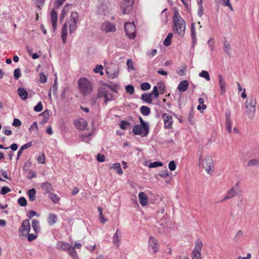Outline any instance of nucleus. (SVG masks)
<instances>
[{
  "instance_id": "25",
  "label": "nucleus",
  "mask_w": 259,
  "mask_h": 259,
  "mask_svg": "<svg viewBox=\"0 0 259 259\" xmlns=\"http://www.w3.org/2000/svg\"><path fill=\"white\" fill-rule=\"evenodd\" d=\"M17 91L21 99L24 100L27 98L28 92L25 89L23 88H19L18 89Z\"/></svg>"
},
{
  "instance_id": "26",
  "label": "nucleus",
  "mask_w": 259,
  "mask_h": 259,
  "mask_svg": "<svg viewBox=\"0 0 259 259\" xmlns=\"http://www.w3.org/2000/svg\"><path fill=\"white\" fill-rule=\"evenodd\" d=\"M40 116H43V119L40 122V124L43 125L46 123L49 118V111L48 110H45L43 112L40 114Z\"/></svg>"
},
{
  "instance_id": "45",
  "label": "nucleus",
  "mask_w": 259,
  "mask_h": 259,
  "mask_svg": "<svg viewBox=\"0 0 259 259\" xmlns=\"http://www.w3.org/2000/svg\"><path fill=\"white\" fill-rule=\"evenodd\" d=\"M103 67L101 65H98L96 66V67L94 69V71L95 73H100L101 75L103 74Z\"/></svg>"
},
{
  "instance_id": "12",
  "label": "nucleus",
  "mask_w": 259,
  "mask_h": 259,
  "mask_svg": "<svg viewBox=\"0 0 259 259\" xmlns=\"http://www.w3.org/2000/svg\"><path fill=\"white\" fill-rule=\"evenodd\" d=\"M164 122V126L165 128L170 129L172 127L173 123L172 117L169 114L163 113L161 117Z\"/></svg>"
},
{
  "instance_id": "35",
  "label": "nucleus",
  "mask_w": 259,
  "mask_h": 259,
  "mask_svg": "<svg viewBox=\"0 0 259 259\" xmlns=\"http://www.w3.org/2000/svg\"><path fill=\"white\" fill-rule=\"evenodd\" d=\"M78 21V14L76 12H72L70 18V22H74L77 23Z\"/></svg>"
},
{
  "instance_id": "19",
  "label": "nucleus",
  "mask_w": 259,
  "mask_h": 259,
  "mask_svg": "<svg viewBox=\"0 0 259 259\" xmlns=\"http://www.w3.org/2000/svg\"><path fill=\"white\" fill-rule=\"evenodd\" d=\"M121 237V232L117 230L113 237V243L117 247L119 246Z\"/></svg>"
},
{
  "instance_id": "34",
  "label": "nucleus",
  "mask_w": 259,
  "mask_h": 259,
  "mask_svg": "<svg viewBox=\"0 0 259 259\" xmlns=\"http://www.w3.org/2000/svg\"><path fill=\"white\" fill-rule=\"evenodd\" d=\"M173 34L172 33H169L167 35L166 37L163 41V44L165 46L168 47L171 44V40Z\"/></svg>"
},
{
  "instance_id": "27",
  "label": "nucleus",
  "mask_w": 259,
  "mask_h": 259,
  "mask_svg": "<svg viewBox=\"0 0 259 259\" xmlns=\"http://www.w3.org/2000/svg\"><path fill=\"white\" fill-rule=\"evenodd\" d=\"M32 146L31 142H28L21 147L17 153V159H19L23 151L30 147Z\"/></svg>"
},
{
  "instance_id": "56",
  "label": "nucleus",
  "mask_w": 259,
  "mask_h": 259,
  "mask_svg": "<svg viewBox=\"0 0 259 259\" xmlns=\"http://www.w3.org/2000/svg\"><path fill=\"white\" fill-rule=\"evenodd\" d=\"M168 168L171 171H173L176 169V164L174 161L172 160L169 162L168 164Z\"/></svg>"
},
{
  "instance_id": "4",
  "label": "nucleus",
  "mask_w": 259,
  "mask_h": 259,
  "mask_svg": "<svg viewBox=\"0 0 259 259\" xmlns=\"http://www.w3.org/2000/svg\"><path fill=\"white\" fill-rule=\"evenodd\" d=\"M78 87L79 91L83 96L90 95L93 90V84L84 77L78 79Z\"/></svg>"
},
{
  "instance_id": "49",
  "label": "nucleus",
  "mask_w": 259,
  "mask_h": 259,
  "mask_svg": "<svg viewBox=\"0 0 259 259\" xmlns=\"http://www.w3.org/2000/svg\"><path fill=\"white\" fill-rule=\"evenodd\" d=\"M14 76L16 80H17L21 76V70L19 68L14 70Z\"/></svg>"
},
{
  "instance_id": "40",
  "label": "nucleus",
  "mask_w": 259,
  "mask_h": 259,
  "mask_svg": "<svg viewBox=\"0 0 259 259\" xmlns=\"http://www.w3.org/2000/svg\"><path fill=\"white\" fill-rule=\"evenodd\" d=\"M77 24L76 23L69 21V33L70 34L73 33L77 27Z\"/></svg>"
},
{
  "instance_id": "57",
  "label": "nucleus",
  "mask_w": 259,
  "mask_h": 259,
  "mask_svg": "<svg viewBox=\"0 0 259 259\" xmlns=\"http://www.w3.org/2000/svg\"><path fill=\"white\" fill-rule=\"evenodd\" d=\"M243 232L241 230H239L235 236L234 239L236 241H238L243 236Z\"/></svg>"
},
{
  "instance_id": "37",
  "label": "nucleus",
  "mask_w": 259,
  "mask_h": 259,
  "mask_svg": "<svg viewBox=\"0 0 259 259\" xmlns=\"http://www.w3.org/2000/svg\"><path fill=\"white\" fill-rule=\"evenodd\" d=\"M247 166H259V160L257 159H252L250 160L248 162Z\"/></svg>"
},
{
  "instance_id": "43",
  "label": "nucleus",
  "mask_w": 259,
  "mask_h": 259,
  "mask_svg": "<svg viewBox=\"0 0 259 259\" xmlns=\"http://www.w3.org/2000/svg\"><path fill=\"white\" fill-rule=\"evenodd\" d=\"M68 11V6L66 5L64 7L62 12L60 15V21H62L64 18L65 15Z\"/></svg>"
},
{
  "instance_id": "47",
  "label": "nucleus",
  "mask_w": 259,
  "mask_h": 259,
  "mask_svg": "<svg viewBox=\"0 0 259 259\" xmlns=\"http://www.w3.org/2000/svg\"><path fill=\"white\" fill-rule=\"evenodd\" d=\"M151 85L148 82H144L141 84V89L143 91H147L150 89Z\"/></svg>"
},
{
  "instance_id": "50",
  "label": "nucleus",
  "mask_w": 259,
  "mask_h": 259,
  "mask_svg": "<svg viewBox=\"0 0 259 259\" xmlns=\"http://www.w3.org/2000/svg\"><path fill=\"white\" fill-rule=\"evenodd\" d=\"M226 128H227V130L228 131V132L229 133H232V129L231 120H228L226 121Z\"/></svg>"
},
{
  "instance_id": "30",
  "label": "nucleus",
  "mask_w": 259,
  "mask_h": 259,
  "mask_svg": "<svg viewBox=\"0 0 259 259\" xmlns=\"http://www.w3.org/2000/svg\"><path fill=\"white\" fill-rule=\"evenodd\" d=\"M223 45L224 48V51L228 54L230 55L231 52H230V49H231V45L227 41L226 38L224 39L223 41Z\"/></svg>"
},
{
  "instance_id": "33",
  "label": "nucleus",
  "mask_w": 259,
  "mask_h": 259,
  "mask_svg": "<svg viewBox=\"0 0 259 259\" xmlns=\"http://www.w3.org/2000/svg\"><path fill=\"white\" fill-rule=\"evenodd\" d=\"M110 169H114L116 170L117 172L119 174L121 175L123 174V171L121 169L120 164L119 163H115L113 164L112 166L110 167Z\"/></svg>"
},
{
  "instance_id": "7",
  "label": "nucleus",
  "mask_w": 259,
  "mask_h": 259,
  "mask_svg": "<svg viewBox=\"0 0 259 259\" xmlns=\"http://www.w3.org/2000/svg\"><path fill=\"white\" fill-rule=\"evenodd\" d=\"M124 29L126 35L131 39H134L136 36V26L134 22H125Z\"/></svg>"
},
{
  "instance_id": "18",
  "label": "nucleus",
  "mask_w": 259,
  "mask_h": 259,
  "mask_svg": "<svg viewBox=\"0 0 259 259\" xmlns=\"http://www.w3.org/2000/svg\"><path fill=\"white\" fill-rule=\"evenodd\" d=\"M138 197L140 203L142 206H145L148 204V198L144 192H140Z\"/></svg>"
},
{
  "instance_id": "51",
  "label": "nucleus",
  "mask_w": 259,
  "mask_h": 259,
  "mask_svg": "<svg viewBox=\"0 0 259 259\" xmlns=\"http://www.w3.org/2000/svg\"><path fill=\"white\" fill-rule=\"evenodd\" d=\"M162 165V163L160 162L156 161L154 162L151 163L149 165V167L150 168H153V167H157L159 166H161Z\"/></svg>"
},
{
  "instance_id": "44",
  "label": "nucleus",
  "mask_w": 259,
  "mask_h": 259,
  "mask_svg": "<svg viewBox=\"0 0 259 259\" xmlns=\"http://www.w3.org/2000/svg\"><path fill=\"white\" fill-rule=\"evenodd\" d=\"M18 203L20 206H25L27 205V200L24 197H21L18 200Z\"/></svg>"
},
{
  "instance_id": "61",
  "label": "nucleus",
  "mask_w": 259,
  "mask_h": 259,
  "mask_svg": "<svg viewBox=\"0 0 259 259\" xmlns=\"http://www.w3.org/2000/svg\"><path fill=\"white\" fill-rule=\"evenodd\" d=\"M199 9L197 12V15L199 17H202L203 14V8L202 5L200 4V5H198Z\"/></svg>"
},
{
  "instance_id": "1",
  "label": "nucleus",
  "mask_w": 259,
  "mask_h": 259,
  "mask_svg": "<svg viewBox=\"0 0 259 259\" xmlns=\"http://www.w3.org/2000/svg\"><path fill=\"white\" fill-rule=\"evenodd\" d=\"M113 93H117V91L110 85L106 84L97 90V98L103 99L104 104L106 105L108 102L116 99V97Z\"/></svg>"
},
{
  "instance_id": "48",
  "label": "nucleus",
  "mask_w": 259,
  "mask_h": 259,
  "mask_svg": "<svg viewBox=\"0 0 259 259\" xmlns=\"http://www.w3.org/2000/svg\"><path fill=\"white\" fill-rule=\"evenodd\" d=\"M191 37L194 42L196 40V30L193 24L191 26Z\"/></svg>"
},
{
  "instance_id": "15",
  "label": "nucleus",
  "mask_w": 259,
  "mask_h": 259,
  "mask_svg": "<svg viewBox=\"0 0 259 259\" xmlns=\"http://www.w3.org/2000/svg\"><path fill=\"white\" fill-rule=\"evenodd\" d=\"M218 77H219V84L220 89V94L222 95H223L226 92L227 83H226L225 79L224 78L223 75L219 74L218 75Z\"/></svg>"
},
{
  "instance_id": "36",
  "label": "nucleus",
  "mask_w": 259,
  "mask_h": 259,
  "mask_svg": "<svg viewBox=\"0 0 259 259\" xmlns=\"http://www.w3.org/2000/svg\"><path fill=\"white\" fill-rule=\"evenodd\" d=\"M141 113L145 116L148 115L150 113V109L146 106H142L140 109Z\"/></svg>"
},
{
  "instance_id": "62",
  "label": "nucleus",
  "mask_w": 259,
  "mask_h": 259,
  "mask_svg": "<svg viewBox=\"0 0 259 259\" xmlns=\"http://www.w3.org/2000/svg\"><path fill=\"white\" fill-rule=\"evenodd\" d=\"M11 191V189L9 187H3L1 191V193H2L3 195H5Z\"/></svg>"
},
{
  "instance_id": "22",
  "label": "nucleus",
  "mask_w": 259,
  "mask_h": 259,
  "mask_svg": "<svg viewBox=\"0 0 259 259\" xmlns=\"http://www.w3.org/2000/svg\"><path fill=\"white\" fill-rule=\"evenodd\" d=\"M189 82L187 80L181 81L178 85V90L181 92H185L188 88Z\"/></svg>"
},
{
  "instance_id": "9",
  "label": "nucleus",
  "mask_w": 259,
  "mask_h": 259,
  "mask_svg": "<svg viewBox=\"0 0 259 259\" xmlns=\"http://www.w3.org/2000/svg\"><path fill=\"white\" fill-rule=\"evenodd\" d=\"M149 126H144L141 125H136L133 129L134 134L136 135H140L142 137L146 136L149 133Z\"/></svg>"
},
{
  "instance_id": "31",
  "label": "nucleus",
  "mask_w": 259,
  "mask_h": 259,
  "mask_svg": "<svg viewBox=\"0 0 259 259\" xmlns=\"http://www.w3.org/2000/svg\"><path fill=\"white\" fill-rule=\"evenodd\" d=\"M27 194L29 198V200L31 201H33L35 200L36 196V190L34 189H31L28 191Z\"/></svg>"
},
{
  "instance_id": "23",
  "label": "nucleus",
  "mask_w": 259,
  "mask_h": 259,
  "mask_svg": "<svg viewBox=\"0 0 259 259\" xmlns=\"http://www.w3.org/2000/svg\"><path fill=\"white\" fill-rule=\"evenodd\" d=\"M41 188L43 190L45 191L46 193L49 194L53 191V187L51 184L49 182H44L41 184Z\"/></svg>"
},
{
  "instance_id": "59",
  "label": "nucleus",
  "mask_w": 259,
  "mask_h": 259,
  "mask_svg": "<svg viewBox=\"0 0 259 259\" xmlns=\"http://www.w3.org/2000/svg\"><path fill=\"white\" fill-rule=\"evenodd\" d=\"M26 236H27V240L29 241H32L35 240L37 237V235L33 234L28 233Z\"/></svg>"
},
{
  "instance_id": "52",
  "label": "nucleus",
  "mask_w": 259,
  "mask_h": 259,
  "mask_svg": "<svg viewBox=\"0 0 259 259\" xmlns=\"http://www.w3.org/2000/svg\"><path fill=\"white\" fill-rule=\"evenodd\" d=\"M42 104L41 102H39L37 103V104L34 106V110L36 112H40L42 110Z\"/></svg>"
},
{
  "instance_id": "58",
  "label": "nucleus",
  "mask_w": 259,
  "mask_h": 259,
  "mask_svg": "<svg viewBox=\"0 0 259 259\" xmlns=\"http://www.w3.org/2000/svg\"><path fill=\"white\" fill-rule=\"evenodd\" d=\"M40 76V81L42 83H45L47 82V76L44 74V73H40L39 74Z\"/></svg>"
},
{
  "instance_id": "53",
  "label": "nucleus",
  "mask_w": 259,
  "mask_h": 259,
  "mask_svg": "<svg viewBox=\"0 0 259 259\" xmlns=\"http://www.w3.org/2000/svg\"><path fill=\"white\" fill-rule=\"evenodd\" d=\"M126 92L127 93H129L130 94L132 95L134 93V88L133 85H127L125 88Z\"/></svg>"
},
{
  "instance_id": "24",
  "label": "nucleus",
  "mask_w": 259,
  "mask_h": 259,
  "mask_svg": "<svg viewBox=\"0 0 259 259\" xmlns=\"http://www.w3.org/2000/svg\"><path fill=\"white\" fill-rule=\"evenodd\" d=\"M32 227L35 233H38L40 231V227L39 221L37 220L34 219L31 223Z\"/></svg>"
},
{
  "instance_id": "10",
  "label": "nucleus",
  "mask_w": 259,
  "mask_h": 259,
  "mask_svg": "<svg viewBox=\"0 0 259 259\" xmlns=\"http://www.w3.org/2000/svg\"><path fill=\"white\" fill-rule=\"evenodd\" d=\"M239 192V183H237L231 189H230L225 196L221 200L220 202H223L234 197L238 194Z\"/></svg>"
},
{
  "instance_id": "11",
  "label": "nucleus",
  "mask_w": 259,
  "mask_h": 259,
  "mask_svg": "<svg viewBox=\"0 0 259 259\" xmlns=\"http://www.w3.org/2000/svg\"><path fill=\"white\" fill-rule=\"evenodd\" d=\"M134 0H123L121 9L123 14H128L133 8Z\"/></svg>"
},
{
  "instance_id": "6",
  "label": "nucleus",
  "mask_w": 259,
  "mask_h": 259,
  "mask_svg": "<svg viewBox=\"0 0 259 259\" xmlns=\"http://www.w3.org/2000/svg\"><path fill=\"white\" fill-rule=\"evenodd\" d=\"M203 243L200 239H198L195 242V246L192 253V259H201V250Z\"/></svg>"
},
{
  "instance_id": "63",
  "label": "nucleus",
  "mask_w": 259,
  "mask_h": 259,
  "mask_svg": "<svg viewBox=\"0 0 259 259\" xmlns=\"http://www.w3.org/2000/svg\"><path fill=\"white\" fill-rule=\"evenodd\" d=\"M126 65L129 69H131V70H134V66L133 65V63L131 60L128 59L127 60Z\"/></svg>"
},
{
  "instance_id": "5",
  "label": "nucleus",
  "mask_w": 259,
  "mask_h": 259,
  "mask_svg": "<svg viewBox=\"0 0 259 259\" xmlns=\"http://www.w3.org/2000/svg\"><path fill=\"white\" fill-rule=\"evenodd\" d=\"M256 101L254 97L250 96L247 99L245 103V113L249 118L252 119L256 112Z\"/></svg>"
},
{
  "instance_id": "21",
  "label": "nucleus",
  "mask_w": 259,
  "mask_h": 259,
  "mask_svg": "<svg viewBox=\"0 0 259 259\" xmlns=\"http://www.w3.org/2000/svg\"><path fill=\"white\" fill-rule=\"evenodd\" d=\"M67 23H65L61 29V38L62 39V42L65 44L66 42V38L67 36Z\"/></svg>"
},
{
  "instance_id": "20",
  "label": "nucleus",
  "mask_w": 259,
  "mask_h": 259,
  "mask_svg": "<svg viewBox=\"0 0 259 259\" xmlns=\"http://www.w3.org/2000/svg\"><path fill=\"white\" fill-rule=\"evenodd\" d=\"M71 245L70 244L63 242L60 241L57 244V248L59 249H62L64 251H67L68 249H70Z\"/></svg>"
},
{
  "instance_id": "41",
  "label": "nucleus",
  "mask_w": 259,
  "mask_h": 259,
  "mask_svg": "<svg viewBox=\"0 0 259 259\" xmlns=\"http://www.w3.org/2000/svg\"><path fill=\"white\" fill-rule=\"evenodd\" d=\"M130 125L131 123L130 122L122 120L120 122V127L122 130H125L130 126Z\"/></svg>"
},
{
  "instance_id": "55",
  "label": "nucleus",
  "mask_w": 259,
  "mask_h": 259,
  "mask_svg": "<svg viewBox=\"0 0 259 259\" xmlns=\"http://www.w3.org/2000/svg\"><path fill=\"white\" fill-rule=\"evenodd\" d=\"M92 135H93V133H90L88 135H82L80 136V139H81V141L89 143V141L88 138L89 137H90Z\"/></svg>"
},
{
  "instance_id": "29",
  "label": "nucleus",
  "mask_w": 259,
  "mask_h": 259,
  "mask_svg": "<svg viewBox=\"0 0 259 259\" xmlns=\"http://www.w3.org/2000/svg\"><path fill=\"white\" fill-rule=\"evenodd\" d=\"M141 99L147 103L151 104L152 103V97L150 94L145 93L141 96Z\"/></svg>"
},
{
  "instance_id": "54",
  "label": "nucleus",
  "mask_w": 259,
  "mask_h": 259,
  "mask_svg": "<svg viewBox=\"0 0 259 259\" xmlns=\"http://www.w3.org/2000/svg\"><path fill=\"white\" fill-rule=\"evenodd\" d=\"M207 44L209 46L210 50L213 51L214 50V40L212 38H210L207 41Z\"/></svg>"
},
{
  "instance_id": "42",
  "label": "nucleus",
  "mask_w": 259,
  "mask_h": 259,
  "mask_svg": "<svg viewBox=\"0 0 259 259\" xmlns=\"http://www.w3.org/2000/svg\"><path fill=\"white\" fill-rule=\"evenodd\" d=\"M45 156L44 153L39 155L37 157V162L39 164H45Z\"/></svg>"
},
{
  "instance_id": "17",
  "label": "nucleus",
  "mask_w": 259,
  "mask_h": 259,
  "mask_svg": "<svg viewBox=\"0 0 259 259\" xmlns=\"http://www.w3.org/2000/svg\"><path fill=\"white\" fill-rule=\"evenodd\" d=\"M51 21L54 30L56 29L57 23L58 21V15L57 12L53 9L51 12Z\"/></svg>"
},
{
  "instance_id": "32",
  "label": "nucleus",
  "mask_w": 259,
  "mask_h": 259,
  "mask_svg": "<svg viewBox=\"0 0 259 259\" xmlns=\"http://www.w3.org/2000/svg\"><path fill=\"white\" fill-rule=\"evenodd\" d=\"M67 252L69 254V255L74 259L78 258L77 253L75 249V247L71 246L70 249H68Z\"/></svg>"
},
{
  "instance_id": "46",
  "label": "nucleus",
  "mask_w": 259,
  "mask_h": 259,
  "mask_svg": "<svg viewBox=\"0 0 259 259\" xmlns=\"http://www.w3.org/2000/svg\"><path fill=\"white\" fill-rule=\"evenodd\" d=\"M150 94L151 95V97L154 98H158L159 93L156 86L154 87L152 92Z\"/></svg>"
},
{
  "instance_id": "38",
  "label": "nucleus",
  "mask_w": 259,
  "mask_h": 259,
  "mask_svg": "<svg viewBox=\"0 0 259 259\" xmlns=\"http://www.w3.org/2000/svg\"><path fill=\"white\" fill-rule=\"evenodd\" d=\"M201 77L204 78L207 81H209L210 79L208 72L207 71L203 70L199 74Z\"/></svg>"
},
{
  "instance_id": "3",
  "label": "nucleus",
  "mask_w": 259,
  "mask_h": 259,
  "mask_svg": "<svg viewBox=\"0 0 259 259\" xmlns=\"http://www.w3.org/2000/svg\"><path fill=\"white\" fill-rule=\"evenodd\" d=\"M173 22L174 29L180 36H184L186 29V23L177 10L174 12Z\"/></svg>"
},
{
  "instance_id": "28",
  "label": "nucleus",
  "mask_w": 259,
  "mask_h": 259,
  "mask_svg": "<svg viewBox=\"0 0 259 259\" xmlns=\"http://www.w3.org/2000/svg\"><path fill=\"white\" fill-rule=\"evenodd\" d=\"M57 218L54 214H50L48 218V222L50 226H52L57 222Z\"/></svg>"
},
{
  "instance_id": "13",
  "label": "nucleus",
  "mask_w": 259,
  "mask_h": 259,
  "mask_svg": "<svg viewBox=\"0 0 259 259\" xmlns=\"http://www.w3.org/2000/svg\"><path fill=\"white\" fill-rule=\"evenodd\" d=\"M101 29L102 31L106 33L115 32L116 30L114 24L108 21L102 23Z\"/></svg>"
},
{
  "instance_id": "64",
  "label": "nucleus",
  "mask_w": 259,
  "mask_h": 259,
  "mask_svg": "<svg viewBox=\"0 0 259 259\" xmlns=\"http://www.w3.org/2000/svg\"><path fill=\"white\" fill-rule=\"evenodd\" d=\"M97 159L99 162H102L105 160V157L103 154H98L97 156Z\"/></svg>"
},
{
  "instance_id": "8",
  "label": "nucleus",
  "mask_w": 259,
  "mask_h": 259,
  "mask_svg": "<svg viewBox=\"0 0 259 259\" xmlns=\"http://www.w3.org/2000/svg\"><path fill=\"white\" fill-rule=\"evenodd\" d=\"M30 231V225L28 220H24L21 224V226L19 230V233L20 237H26L28 233Z\"/></svg>"
},
{
  "instance_id": "60",
  "label": "nucleus",
  "mask_w": 259,
  "mask_h": 259,
  "mask_svg": "<svg viewBox=\"0 0 259 259\" xmlns=\"http://www.w3.org/2000/svg\"><path fill=\"white\" fill-rule=\"evenodd\" d=\"M45 0H35V4L37 8L41 9V7L44 5Z\"/></svg>"
},
{
  "instance_id": "16",
  "label": "nucleus",
  "mask_w": 259,
  "mask_h": 259,
  "mask_svg": "<svg viewBox=\"0 0 259 259\" xmlns=\"http://www.w3.org/2000/svg\"><path fill=\"white\" fill-rule=\"evenodd\" d=\"M74 124L76 127L80 130H84L87 125L86 120L82 118L78 119L75 121Z\"/></svg>"
},
{
  "instance_id": "2",
  "label": "nucleus",
  "mask_w": 259,
  "mask_h": 259,
  "mask_svg": "<svg viewBox=\"0 0 259 259\" xmlns=\"http://www.w3.org/2000/svg\"><path fill=\"white\" fill-rule=\"evenodd\" d=\"M198 165L202 167L208 174L212 171L213 162L211 156L208 153L199 151L198 154Z\"/></svg>"
},
{
  "instance_id": "39",
  "label": "nucleus",
  "mask_w": 259,
  "mask_h": 259,
  "mask_svg": "<svg viewBox=\"0 0 259 259\" xmlns=\"http://www.w3.org/2000/svg\"><path fill=\"white\" fill-rule=\"evenodd\" d=\"M49 194V197L54 203H56L59 201V197L56 194L52 193V192L50 193Z\"/></svg>"
},
{
  "instance_id": "14",
  "label": "nucleus",
  "mask_w": 259,
  "mask_h": 259,
  "mask_svg": "<svg viewBox=\"0 0 259 259\" xmlns=\"http://www.w3.org/2000/svg\"><path fill=\"white\" fill-rule=\"evenodd\" d=\"M159 248V244L157 240L152 236L149 238V249H152L151 253H156Z\"/></svg>"
}]
</instances>
